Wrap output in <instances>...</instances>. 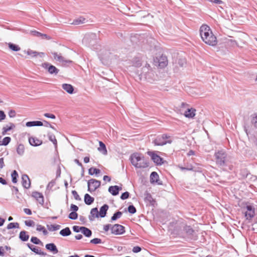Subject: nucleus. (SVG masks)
Listing matches in <instances>:
<instances>
[{
	"mask_svg": "<svg viewBox=\"0 0 257 257\" xmlns=\"http://www.w3.org/2000/svg\"><path fill=\"white\" fill-rule=\"evenodd\" d=\"M83 226H79L77 225H74L73 226L72 229L75 232H79L80 231H82V229L83 228Z\"/></svg>",
	"mask_w": 257,
	"mask_h": 257,
	"instance_id": "6e6d98bb",
	"label": "nucleus"
},
{
	"mask_svg": "<svg viewBox=\"0 0 257 257\" xmlns=\"http://www.w3.org/2000/svg\"><path fill=\"white\" fill-rule=\"evenodd\" d=\"M196 109L193 108H188L185 111L184 115L187 118H193L195 115Z\"/></svg>",
	"mask_w": 257,
	"mask_h": 257,
	"instance_id": "4be33fe9",
	"label": "nucleus"
},
{
	"mask_svg": "<svg viewBox=\"0 0 257 257\" xmlns=\"http://www.w3.org/2000/svg\"><path fill=\"white\" fill-rule=\"evenodd\" d=\"M101 185V182L94 179H91L87 182L88 191L91 193L98 188Z\"/></svg>",
	"mask_w": 257,
	"mask_h": 257,
	"instance_id": "423d86ee",
	"label": "nucleus"
},
{
	"mask_svg": "<svg viewBox=\"0 0 257 257\" xmlns=\"http://www.w3.org/2000/svg\"><path fill=\"white\" fill-rule=\"evenodd\" d=\"M32 251L36 253V254L42 255H46L47 254L46 252L43 251H39V250L37 248V247L33 245V247L30 249Z\"/></svg>",
	"mask_w": 257,
	"mask_h": 257,
	"instance_id": "37998d69",
	"label": "nucleus"
},
{
	"mask_svg": "<svg viewBox=\"0 0 257 257\" xmlns=\"http://www.w3.org/2000/svg\"><path fill=\"white\" fill-rule=\"evenodd\" d=\"M52 54L55 60L62 63L63 64L72 63V61L65 60V58L61 55V54H58L56 52H53Z\"/></svg>",
	"mask_w": 257,
	"mask_h": 257,
	"instance_id": "ddd939ff",
	"label": "nucleus"
},
{
	"mask_svg": "<svg viewBox=\"0 0 257 257\" xmlns=\"http://www.w3.org/2000/svg\"><path fill=\"white\" fill-rule=\"evenodd\" d=\"M130 193L128 192H124L122 193L120 196V198L122 200H125L127 199L129 197Z\"/></svg>",
	"mask_w": 257,
	"mask_h": 257,
	"instance_id": "5fc2aeb1",
	"label": "nucleus"
},
{
	"mask_svg": "<svg viewBox=\"0 0 257 257\" xmlns=\"http://www.w3.org/2000/svg\"><path fill=\"white\" fill-rule=\"evenodd\" d=\"M19 238L22 241H27L29 238V235L27 234L26 231H21L19 234Z\"/></svg>",
	"mask_w": 257,
	"mask_h": 257,
	"instance_id": "a878e982",
	"label": "nucleus"
},
{
	"mask_svg": "<svg viewBox=\"0 0 257 257\" xmlns=\"http://www.w3.org/2000/svg\"><path fill=\"white\" fill-rule=\"evenodd\" d=\"M181 228L179 234L183 238H187L191 240H196L197 236L193 228L186 223L182 222L180 225Z\"/></svg>",
	"mask_w": 257,
	"mask_h": 257,
	"instance_id": "7ed1b4c3",
	"label": "nucleus"
},
{
	"mask_svg": "<svg viewBox=\"0 0 257 257\" xmlns=\"http://www.w3.org/2000/svg\"><path fill=\"white\" fill-rule=\"evenodd\" d=\"M37 230L39 231H42L44 235H46L48 234L47 230L45 229V228L42 226L41 225H37Z\"/></svg>",
	"mask_w": 257,
	"mask_h": 257,
	"instance_id": "de8ad7c7",
	"label": "nucleus"
},
{
	"mask_svg": "<svg viewBox=\"0 0 257 257\" xmlns=\"http://www.w3.org/2000/svg\"><path fill=\"white\" fill-rule=\"evenodd\" d=\"M125 232V228L123 226L119 224H115L111 226V233L115 235L122 234Z\"/></svg>",
	"mask_w": 257,
	"mask_h": 257,
	"instance_id": "6e6552de",
	"label": "nucleus"
},
{
	"mask_svg": "<svg viewBox=\"0 0 257 257\" xmlns=\"http://www.w3.org/2000/svg\"><path fill=\"white\" fill-rule=\"evenodd\" d=\"M84 201L86 205H90L94 201V198L88 194H85L84 197Z\"/></svg>",
	"mask_w": 257,
	"mask_h": 257,
	"instance_id": "393cba45",
	"label": "nucleus"
},
{
	"mask_svg": "<svg viewBox=\"0 0 257 257\" xmlns=\"http://www.w3.org/2000/svg\"><path fill=\"white\" fill-rule=\"evenodd\" d=\"M85 21H86L85 18H84L82 17H80L78 18V19L73 20L72 24L75 25H80L81 24L84 23L85 22Z\"/></svg>",
	"mask_w": 257,
	"mask_h": 257,
	"instance_id": "473e14b6",
	"label": "nucleus"
},
{
	"mask_svg": "<svg viewBox=\"0 0 257 257\" xmlns=\"http://www.w3.org/2000/svg\"><path fill=\"white\" fill-rule=\"evenodd\" d=\"M171 137L166 134H163L157 136L152 141L155 146H163L167 144H171L172 143Z\"/></svg>",
	"mask_w": 257,
	"mask_h": 257,
	"instance_id": "20e7f679",
	"label": "nucleus"
},
{
	"mask_svg": "<svg viewBox=\"0 0 257 257\" xmlns=\"http://www.w3.org/2000/svg\"><path fill=\"white\" fill-rule=\"evenodd\" d=\"M128 211L131 214H134L136 212L137 210L135 207L133 205H130L127 208Z\"/></svg>",
	"mask_w": 257,
	"mask_h": 257,
	"instance_id": "603ef678",
	"label": "nucleus"
},
{
	"mask_svg": "<svg viewBox=\"0 0 257 257\" xmlns=\"http://www.w3.org/2000/svg\"><path fill=\"white\" fill-rule=\"evenodd\" d=\"M141 250H142L141 247L139 246H134L133 248V251L135 253H138V252L141 251Z\"/></svg>",
	"mask_w": 257,
	"mask_h": 257,
	"instance_id": "bf43d9fd",
	"label": "nucleus"
},
{
	"mask_svg": "<svg viewBox=\"0 0 257 257\" xmlns=\"http://www.w3.org/2000/svg\"><path fill=\"white\" fill-rule=\"evenodd\" d=\"M97 37L95 34L91 33L85 36L84 41L90 46H93L97 42Z\"/></svg>",
	"mask_w": 257,
	"mask_h": 257,
	"instance_id": "1a4fd4ad",
	"label": "nucleus"
},
{
	"mask_svg": "<svg viewBox=\"0 0 257 257\" xmlns=\"http://www.w3.org/2000/svg\"><path fill=\"white\" fill-rule=\"evenodd\" d=\"M159 175L156 172H153L150 175V181L152 183H157L159 185H161L162 183L159 182Z\"/></svg>",
	"mask_w": 257,
	"mask_h": 257,
	"instance_id": "dca6fc26",
	"label": "nucleus"
},
{
	"mask_svg": "<svg viewBox=\"0 0 257 257\" xmlns=\"http://www.w3.org/2000/svg\"><path fill=\"white\" fill-rule=\"evenodd\" d=\"M56 181L55 180H52L51 182H50L47 186L46 189L47 190H51L53 187L55 185Z\"/></svg>",
	"mask_w": 257,
	"mask_h": 257,
	"instance_id": "3c124183",
	"label": "nucleus"
},
{
	"mask_svg": "<svg viewBox=\"0 0 257 257\" xmlns=\"http://www.w3.org/2000/svg\"><path fill=\"white\" fill-rule=\"evenodd\" d=\"M62 87L64 90L69 94H72L74 92V87L70 84H63Z\"/></svg>",
	"mask_w": 257,
	"mask_h": 257,
	"instance_id": "5701e85b",
	"label": "nucleus"
},
{
	"mask_svg": "<svg viewBox=\"0 0 257 257\" xmlns=\"http://www.w3.org/2000/svg\"><path fill=\"white\" fill-rule=\"evenodd\" d=\"M69 218L75 220L78 217V214L76 212H71L68 216Z\"/></svg>",
	"mask_w": 257,
	"mask_h": 257,
	"instance_id": "864d4df0",
	"label": "nucleus"
},
{
	"mask_svg": "<svg viewBox=\"0 0 257 257\" xmlns=\"http://www.w3.org/2000/svg\"><path fill=\"white\" fill-rule=\"evenodd\" d=\"M200 35L202 41L210 46H216L217 43L216 37L212 33L210 27L203 25L200 28Z\"/></svg>",
	"mask_w": 257,
	"mask_h": 257,
	"instance_id": "f257e3e1",
	"label": "nucleus"
},
{
	"mask_svg": "<svg viewBox=\"0 0 257 257\" xmlns=\"http://www.w3.org/2000/svg\"><path fill=\"white\" fill-rule=\"evenodd\" d=\"M9 48L12 51L16 52L20 50V47H19V46L11 43H10L9 44Z\"/></svg>",
	"mask_w": 257,
	"mask_h": 257,
	"instance_id": "79ce46f5",
	"label": "nucleus"
},
{
	"mask_svg": "<svg viewBox=\"0 0 257 257\" xmlns=\"http://www.w3.org/2000/svg\"><path fill=\"white\" fill-rule=\"evenodd\" d=\"M99 147L98 148V150L100 152L102 151L103 154H106L107 150L105 144L102 142L101 141L99 142Z\"/></svg>",
	"mask_w": 257,
	"mask_h": 257,
	"instance_id": "f704fd0d",
	"label": "nucleus"
},
{
	"mask_svg": "<svg viewBox=\"0 0 257 257\" xmlns=\"http://www.w3.org/2000/svg\"><path fill=\"white\" fill-rule=\"evenodd\" d=\"M72 194L74 196V198L75 200L80 201L81 200V198L80 197L79 195L75 190L72 191Z\"/></svg>",
	"mask_w": 257,
	"mask_h": 257,
	"instance_id": "4d7b16f0",
	"label": "nucleus"
},
{
	"mask_svg": "<svg viewBox=\"0 0 257 257\" xmlns=\"http://www.w3.org/2000/svg\"><path fill=\"white\" fill-rule=\"evenodd\" d=\"M45 247L47 250L53 252V254H56L58 252L57 247L54 243H50L46 244Z\"/></svg>",
	"mask_w": 257,
	"mask_h": 257,
	"instance_id": "a211bd4d",
	"label": "nucleus"
},
{
	"mask_svg": "<svg viewBox=\"0 0 257 257\" xmlns=\"http://www.w3.org/2000/svg\"><path fill=\"white\" fill-rule=\"evenodd\" d=\"M98 217V211L97 208H93L90 211V214L89 215V219L90 221H92L94 220L95 218Z\"/></svg>",
	"mask_w": 257,
	"mask_h": 257,
	"instance_id": "412c9836",
	"label": "nucleus"
},
{
	"mask_svg": "<svg viewBox=\"0 0 257 257\" xmlns=\"http://www.w3.org/2000/svg\"><path fill=\"white\" fill-rule=\"evenodd\" d=\"M112 226V225L110 224H107L104 225V226H103V230L105 231H108L109 229H111V228Z\"/></svg>",
	"mask_w": 257,
	"mask_h": 257,
	"instance_id": "69168bd1",
	"label": "nucleus"
},
{
	"mask_svg": "<svg viewBox=\"0 0 257 257\" xmlns=\"http://www.w3.org/2000/svg\"><path fill=\"white\" fill-rule=\"evenodd\" d=\"M32 196L37 200V201L41 204L43 205L44 203V196L43 194L39 192L35 191L32 192Z\"/></svg>",
	"mask_w": 257,
	"mask_h": 257,
	"instance_id": "2eb2a0df",
	"label": "nucleus"
},
{
	"mask_svg": "<svg viewBox=\"0 0 257 257\" xmlns=\"http://www.w3.org/2000/svg\"><path fill=\"white\" fill-rule=\"evenodd\" d=\"M148 155L150 156L151 159L157 165H162L163 164V158L160 156L158 155L155 152L149 151L147 153Z\"/></svg>",
	"mask_w": 257,
	"mask_h": 257,
	"instance_id": "9d476101",
	"label": "nucleus"
},
{
	"mask_svg": "<svg viewBox=\"0 0 257 257\" xmlns=\"http://www.w3.org/2000/svg\"><path fill=\"white\" fill-rule=\"evenodd\" d=\"M145 200V201L149 202L152 205H154L156 202L155 200L153 198L152 195L149 193L147 194Z\"/></svg>",
	"mask_w": 257,
	"mask_h": 257,
	"instance_id": "58836bf2",
	"label": "nucleus"
},
{
	"mask_svg": "<svg viewBox=\"0 0 257 257\" xmlns=\"http://www.w3.org/2000/svg\"><path fill=\"white\" fill-rule=\"evenodd\" d=\"M44 115L46 117L50 118L52 119H55L56 118L55 115L54 114H51V113H45L44 114Z\"/></svg>",
	"mask_w": 257,
	"mask_h": 257,
	"instance_id": "052dcab7",
	"label": "nucleus"
},
{
	"mask_svg": "<svg viewBox=\"0 0 257 257\" xmlns=\"http://www.w3.org/2000/svg\"><path fill=\"white\" fill-rule=\"evenodd\" d=\"M158 65L160 67H161V68L165 67L168 64V60H167V57L165 56L162 55L158 59Z\"/></svg>",
	"mask_w": 257,
	"mask_h": 257,
	"instance_id": "aec40b11",
	"label": "nucleus"
},
{
	"mask_svg": "<svg viewBox=\"0 0 257 257\" xmlns=\"http://www.w3.org/2000/svg\"><path fill=\"white\" fill-rule=\"evenodd\" d=\"M31 241L35 244H42V241L37 237L32 236L31 238Z\"/></svg>",
	"mask_w": 257,
	"mask_h": 257,
	"instance_id": "09e8293b",
	"label": "nucleus"
},
{
	"mask_svg": "<svg viewBox=\"0 0 257 257\" xmlns=\"http://www.w3.org/2000/svg\"><path fill=\"white\" fill-rule=\"evenodd\" d=\"M10 126L7 125L3 128L2 133L3 135H5L8 131H10L15 127V125L14 123H10Z\"/></svg>",
	"mask_w": 257,
	"mask_h": 257,
	"instance_id": "c85d7f7f",
	"label": "nucleus"
},
{
	"mask_svg": "<svg viewBox=\"0 0 257 257\" xmlns=\"http://www.w3.org/2000/svg\"><path fill=\"white\" fill-rule=\"evenodd\" d=\"M100 170L99 169L91 167L88 170V173L90 175H93L94 174L97 175L99 174Z\"/></svg>",
	"mask_w": 257,
	"mask_h": 257,
	"instance_id": "4c0bfd02",
	"label": "nucleus"
},
{
	"mask_svg": "<svg viewBox=\"0 0 257 257\" xmlns=\"http://www.w3.org/2000/svg\"><path fill=\"white\" fill-rule=\"evenodd\" d=\"M19 224L18 222L10 223L7 227L8 229H11L19 228Z\"/></svg>",
	"mask_w": 257,
	"mask_h": 257,
	"instance_id": "49530a36",
	"label": "nucleus"
},
{
	"mask_svg": "<svg viewBox=\"0 0 257 257\" xmlns=\"http://www.w3.org/2000/svg\"><path fill=\"white\" fill-rule=\"evenodd\" d=\"M81 232L87 237H89L92 235V231L89 228L83 226Z\"/></svg>",
	"mask_w": 257,
	"mask_h": 257,
	"instance_id": "7c9ffc66",
	"label": "nucleus"
},
{
	"mask_svg": "<svg viewBox=\"0 0 257 257\" xmlns=\"http://www.w3.org/2000/svg\"><path fill=\"white\" fill-rule=\"evenodd\" d=\"M18 176H19L18 173L17 172V171H16V170L13 171L11 174L12 181L13 183H16L17 182V181H18L17 178H18Z\"/></svg>",
	"mask_w": 257,
	"mask_h": 257,
	"instance_id": "a19ab883",
	"label": "nucleus"
},
{
	"mask_svg": "<svg viewBox=\"0 0 257 257\" xmlns=\"http://www.w3.org/2000/svg\"><path fill=\"white\" fill-rule=\"evenodd\" d=\"M44 122L45 123L44 125L45 126L50 127L52 128V129L56 130V128L53 126H52L48 121L44 120Z\"/></svg>",
	"mask_w": 257,
	"mask_h": 257,
	"instance_id": "338daca9",
	"label": "nucleus"
},
{
	"mask_svg": "<svg viewBox=\"0 0 257 257\" xmlns=\"http://www.w3.org/2000/svg\"><path fill=\"white\" fill-rule=\"evenodd\" d=\"M109 207L107 204H104L100 208V211L98 212V217H100L101 218L104 217L107 213V211Z\"/></svg>",
	"mask_w": 257,
	"mask_h": 257,
	"instance_id": "6ab92c4d",
	"label": "nucleus"
},
{
	"mask_svg": "<svg viewBox=\"0 0 257 257\" xmlns=\"http://www.w3.org/2000/svg\"><path fill=\"white\" fill-rule=\"evenodd\" d=\"M152 71L150 65L149 64H146V65L142 68L141 75L146 78H149L150 75L152 73Z\"/></svg>",
	"mask_w": 257,
	"mask_h": 257,
	"instance_id": "f8f14e48",
	"label": "nucleus"
},
{
	"mask_svg": "<svg viewBox=\"0 0 257 257\" xmlns=\"http://www.w3.org/2000/svg\"><path fill=\"white\" fill-rule=\"evenodd\" d=\"M43 123L41 121H31L26 123V125L28 127H31L34 126H42Z\"/></svg>",
	"mask_w": 257,
	"mask_h": 257,
	"instance_id": "bb28decb",
	"label": "nucleus"
},
{
	"mask_svg": "<svg viewBox=\"0 0 257 257\" xmlns=\"http://www.w3.org/2000/svg\"><path fill=\"white\" fill-rule=\"evenodd\" d=\"M130 160L132 164L136 168H145L149 166V163L144 156L140 153H135L132 154Z\"/></svg>",
	"mask_w": 257,
	"mask_h": 257,
	"instance_id": "f03ea898",
	"label": "nucleus"
},
{
	"mask_svg": "<svg viewBox=\"0 0 257 257\" xmlns=\"http://www.w3.org/2000/svg\"><path fill=\"white\" fill-rule=\"evenodd\" d=\"M122 212L120 211H118L116 212L115 213L113 214L112 216L111 217V221H115V220H117V219L120 218L122 215Z\"/></svg>",
	"mask_w": 257,
	"mask_h": 257,
	"instance_id": "ea45409f",
	"label": "nucleus"
},
{
	"mask_svg": "<svg viewBox=\"0 0 257 257\" xmlns=\"http://www.w3.org/2000/svg\"><path fill=\"white\" fill-rule=\"evenodd\" d=\"M59 233L62 236H67L71 234V231L68 227H66L61 230Z\"/></svg>",
	"mask_w": 257,
	"mask_h": 257,
	"instance_id": "cd10ccee",
	"label": "nucleus"
},
{
	"mask_svg": "<svg viewBox=\"0 0 257 257\" xmlns=\"http://www.w3.org/2000/svg\"><path fill=\"white\" fill-rule=\"evenodd\" d=\"M31 33L34 36H35L37 37H41L42 35V33H41L36 31H32Z\"/></svg>",
	"mask_w": 257,
	"mask_h": 257,
	"instance_id": "774afa93",
	"label": "nucleus"
},
{
	"mask_svg": "<svg viewBox=\"0 0 257 257\" xmlns=\"http://www.w3.org/2000/svg\"><path fill=\"white\" fill-rule=\"evenodd\" d=\"M25 224L28 226H32L34 225V222L33 220H26Z\"/></svg>",
	"mask_w": 257,
	"mask_h": 257,
	"instance_id": "e2e57ef3",
	"label": "nucleus"
},
{
	"mask_svg": "<svg viewBox=\"0 0 257 257\" xmlns=\"http://www.w3.org/2000/svg\"><path fill=\"white\" fill-rule=\"evenodd\" d=\"M61 227V226L58 224H51V225H47V229L50 231H54L59 229Z\"/></svg>",
	"mask_w": 257,
	"mask_h": 257,
	"instance_id": "2f4dec72",
	"label": "nucleus"
},
{
	"mask_svg": "<svg viewBox=\"0 0 257 257\" xmlns=\"http://www.w3.org/2000/svg\"><path fill=\"white\" fill-rule=\"evenodd\" d=\"M11 141V138L10 137H6L4 138L2 141V144L3 146H7L10 143Z\"/></svg>",
	"mask_w": 257,
	"mask_h": 257,
	"instance_id": "8fccbe9b",
	"label": "nucleus"
},
{
	"mask_svg": "<svg viewBox=\"0 0 257 257\" xmlns=\"http://www.w3.org/2000/svg\"><path fill=\"white\" fill-rule=\"evenodd\" d=\"M29 143L31 146L34 147L39 146L42 144V141L37 138L31 137L29 139Z\"/></svg>",
	"mask_w": 257,
	"mask_h": 257,
	"instance_id": "f3484780",
	"label": "nucleus"
},
{
	"mask_svg": "<svg viewBox=\"0 0 257 257\" xmlns=\"http://www.w3.org/2000/svg\"><path fill=\"white\" fill-rule=\"evenodd\" d=\"M133 65L139 67L142 65V62L139 58H135L133 61Z\"/></svg>",
	"mask_w": 257,
	"mask_h": 257,
	"instance_id": "c03bdc74",
	"label": "nucleus"
},
{
	"mask_svg": "<svg viewBox=\"0 0 257 257\" xmlns=\"http://www.w3.org/2000/svg\"><path fill=\"white\" fill-rule=\"evenodd\" d=\"M91 243L98 244L101 243V240L98 238H94L90 241Z\"/></svg>",
	"mask_w": 257,
	"mask_h": 257,
	"instance_id": "13d9d810",
	"label": "nucleus"
},
{
	"mask_svg": "<svg viewBox=\"0 0 257 257\" xmlns=\"http://www.w3.org/2000/svg\"><path fill=\"white\" fill-rule=\"evenodd\" d=\"M22 183L24 188L29 189L31 187V181L29 176L26 174L22 176Z\"/></svg>",
	"mask_w": 257,
	"mask_h": 257,
	"instance_id": "4468645a",
	"label": "nucleus"
},
{
	"mask_svg": "<svg viewBox=\"0 0 257 257\" xmlns=\"http://www.w3.org/2000/svg\"><path fill=\"white\" fill-rule=\"evenodd\" d=\"M179 168L181 171L188 170V171H195L194 170V167L192 166L191 164L187 165V167H184L182 166H179Z\"/></svg>",
	"mask_w": 257,
	"mask_h": 257,
	"instance_id": "a18cd8bd",
	"label": "nucleus"
},
{
	"mask_svg": "<svg viewBox=\"0 0 257 257\" xmlns=\"http://www.w3.org/2000/svg\"><path fill=\"white\" fill-rule=\"evenodd\" d=\"M42 66L51 74L57 75L59 72L58 68L48 62L42 63Z\"/></svg>",
	"mask_w": 257,
	"mask_h": 257,
	"instance_id": "0eeeda50",
	"label": "nucleus"
},
{
	"mask_svg": "<svg viewBox=\"0 0 257 257\" xmlns=\"http://www.w3.org/2000/svg\"><path fill=\"white\" fill-rule=\"evenodd\" d=\"M26 53L28 55H31L32 57H37L38 55H40V57H42L43 55H44V53L43 52L39 53L36 51H33L32 50H28L26 52Z\"/></svg>",
	"mask_w": 257,
	"mask_h": 257,
	"instance_id": "c756f323",
	"label": "nucleus"
},
{
	"mask_svg": "<svg viewBox=\"0 0 257 257\" xmlns=\"http://www.w3.org/2000/svg\"><path fill=\"white\" fill-rule=\"evenodd\" d=\"M70 209L72 212H76L78 210V207L74 204H72L70 206Z\"/></svg>",
	"mask_w": 257,
	"mask_h": 257,
	"instance_id": "680f3d73",
	"label": "nucleus"
},
{
	"mask_svg": "<svg viewBox=\"0 0 257 257\" xmlns=\"http://www.w3.org/2000/svg\"><path fill=\"white\" fill-rule=\"evenodd\" d=\"M216 164L219 166H226V153L222 151H218L214 154Z\"/></svg>",
	"mask_w": 257,
	"mask_h": 257,
	"instance_id": "39448f33",
	"label": "nucleus"
},
{
	"mask_svg": "<svg viewBox=\"0 0 257 257\" xmlns=\"http://www.w3.org/2000/svg\"><path fill=\"white\" fill-rule=\"evenodd\" d=\"M250 123L257 130V113H254L250 115Z\"/></svg>",
	"mask_w": 257,
	"mask_h": 257,
	"instance_id": "b1692460",
	"label": "nucleus"
},
{
	"mask_svg": "<svg viewBox=\"0 0 257 257\" xmlns=\"http://www.w3.org/2000/svg\"><path fill=\"white\" fill-rule=\"evenodd\" d=\"M48 138H49V140L53 143V144L55 146V147L57 148V140H56V139L55 138V135H53V134H50V133H48Z\"/></svg>",
	"mask_w": 257,
	"mask_h": 257,
	"instance_id": "72a5a7b5",
	"label": "nucleus"
},
{
	"mask_svg": "<svg viewBox=\"0 0 257 257\" xmlns=\"http://www.w3.org/2000/svg\"><path fill=\"white\" fill-rule=\"evenodd\" d=\"M6 115L3 110H0V121L5 119Z\"/></svg>",
	"mask_w": 257,
	"mask_h": 257,
	"instance_id": "0e129e2a",
	"label": "nucleus"
},
{
	"mask_svg": "<svg viewBox=\"0 0 257 257\" xmlns=\"http://www.w3.org/2000/svg\"><path fill=\"white\" fill-rule=\"evenodd\" d=\"M25 152V147L23 144H19L17 148V153L22 156L24 154Z\"/></svg>",
	"mask_w": 257,
	"mask_h": 257,
	"instance_id": "e433bc0d",
	"label": "nucleus"
},
{
	"mask_svg": "<svg viewBox=\"0 0 257 257\" xmlns=\"http://www.w3.org/2000/svg\"><path fill=\"white\" fill-rule=\"evenodd\" d=\"M247 211L244 213L245 216L247 220L251 219L255 215L254 208L251 205H247L246 207Z\"/></svg>",
	"mask_w": 257,
	"mask_h": 257,
	"instance_id": "9b49d317",
	"label": "nucleus"
},
{
	"mask_svg": "<svg viewBox=\"0 0 257 257\" xmlns=\"http://www.w3.org/2000/svg\"><path fill=\"white\" fill-rule=\"evenodd\" d=\"M117 188L115 186H111L108 188V192L110 193L113 196H116L118 194L117 191Z\"/></svg>",
	"mask_w": 257,
	"mask_h": 257,
	"instance_id": "c9c22d12",
	"label": "nucleus"
}]
</instances>
